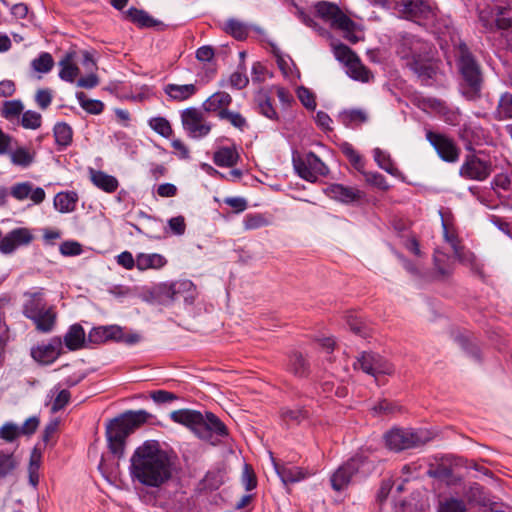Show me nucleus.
Masks as SVG:
<instances>
[{"label":"nucleus","instance_id":"nucleus-1","mask_svg":"<svg viewBox=\"0 0 512 512\" xmlns=\"http://www.w3.org/2000/svg\"><path fill=\"white\" fill-rule=\"evenodd\" d=\"M173 463L157 441H145L130 458L129 473L133 482L159 488L172 477Z\"/></svg>","mask_w":512,"mask_h":512},{"label":"nucleus","instance_id":"nucleus-2","mask_svg":"<svg viewBox=\"0 0 512 512\" xmlns=\"http://www.w3.org/2000/svg\"><path fill=\"white\" fill-rule=\"evenodd\" d=\"M173 422L187 427L199 439L216 444V441L229 435L227 426L212 412L204 414L193 409H179L171 412Z\"/></svg>","mask_w":512,"mask_h":512},{"label":"nucleus","instance_id":"nucleus-3","mask_svg":"<svg viewBox=\"0 0 512 512\" xmlns=\"http://www.w3.org/2000/svg\"><path fill=\"white\" fill-rule=\"evenodd\" d=\"M150 414L144 410L130 411L110 420L106 426V438L110 452L122 458L127 437L140 425L144 424Z\"/></svg>","mask_w":512,"mask_h":512},{"label":"nucleus","instance_id":"nucleus-4","mask_svg":"<svg viewBox=\"0 0 512 512\" xmlns=\"http://www.w3.org/2000/svg\"><path fill=\"white\" fill-rule=\"evenodd\" d=\"M457 66L461 75V91L470 101L478 100L482 94L484 76L481 66L465 43H460L456 52Z\"/></svg>","mask_w":512,"mask_h":512},{"label":"nucleus","instance_id":"nucleus-5","mask_svg":"<svg viewBox=\"0 0 512 512\" xmlns=\"http://www.w3.org/2000/svg\"><path fill=\"white\" fill-rule=\"evenodd\" d=\"M428 49L426 42L415 37L404 38L398 48V54L405 60V66L423 81L435 75V68L427 55Z\"/></svg>","mask_w":512,"mask_h":512},{"label":"nucleus","instance_id":"nucleus-6","mask_svg":"<svg viewBox=\"0 0 512 512\" xmlns=\"http://www.w3.org/2000/svg\"><path fill=\"white\" fill-rule=\"evenodd\" d=\"M25 301L22 306L23 315L32 321L40 333H50L57 320V312L53 305H48L44 293L25 292Z\"/></svg>","mask_w":512,"mask_h":512},{"label":"nucleus","instance_id":"nucleus-7","mask_svg":"<svg viewBox=\"0 0 512 512\" xmlns=\"http://www.w3.org/2000/svg\"><path fill=\"white\" fill-rule=\"evenodd\" d=\"M434 437V434L427 429H403L393 428L385 436L386 446L393 451H402L406 449L418 448Z\"/></svg>","mask_w":512,"mask_h":512},{"label":"nucleus","instance_id":"nucleus-8","mask_svg":"<svg viewBox=\"0 0 512 512\" xmlns=\"http://www.w3.org/2000/svg\"><path fill=\"white\" fill-rule=\"evenodd\" d=\"M317 15L330 23L332 28L344 33V38L351 43H357L359 38L355 35V23L336 4L320 1L315 4Z\"/></svg>","mask_w":512,"mask_h":512},{"label":"nucleus","instance_id":"nucleus-9","mask_svg":"<svg viewBox=\"0 0 512 512\" xmlns=\"http://www.w3.org/2000/svg\"><path fill=\"white\" fill-rule=\"evenodd\" d=\"M375 5L394 10L407 19L427 18L430 7L422 0H371Z\"/></svg>","mask_w":512,"mask_h":512},{"label":"nucleus","instance_id":"nucleus-10","mask_svg":"<svg viewBox=\"0 0 512 512\" xmlns=\"http://www.w3.org/2000/svg\"><path fill=\"white\" fill-rule=\"evenodd\" d=\"M292 160L296 173L306 181L316 182L318 176H324L328 172L326 165L313 152L304 156L294 155Z\"/></svg>","mask_w":512,"mask_h":512},{"label":"nucleus","instance_id":"nucleus-11","mask_svg":"<svg viewBox=\"0 0 512 512\" xmlns=\"http://www.w3.org/2000/svg\"><path fill=\"white\" fill-rule=\"evenodd\" d=\"M354 369H360L364 373L377 378L378 375H390L394 372L393 365L381 355L373 352H363L353 364Z\"/></svg>","mask_w":512,"mask_h":512},{"label":"nucleus","instance_id":"nucleus-12","mask_svg":"<svg viewBox=\"0 0 512 512\" xmlns=\"http://www.w3.org/2000/svg\"><path fill=\"white\" fill-rule=\"evenodd\" d=\"M181 121L183 128L193 138L207 136L212 128V125L205 120L203 113L194 107L184 109L181 112Z\"/></svg>","mask_w":512,"mask_h":512},{"label":"nucleus","instance_id":"nucleus-13","mask_svg":"<svg viewBox=\"0 0 512 512\" xmlns=\"http://www.w3.org/2000/svg\"><path fill=\"white\" fill-rule=\"evenodd\" d=\"M492 172L491 162L481 159L477 155H467L462 166L460 175L469 180L483 181L487 179Z\"/></svg>","mask_w":512,"mask_h":512},{"label":"nucleus","instance_id":"nucleus-14","mask_svg":"<svg viewBox=\"0 0 512 512\" xmlns=\"http://www.w3.org/2000/svg\"><path fill=\"white\" fill-rule=\"evenodd\" d=\"M364 462L362 456H354L341 465L331 476V484L334 490L341 491L348 486L352 478L359 472Z\"/></svg>","mask_w":512,"mask_h":512},{"label":"nucleus","instance_id":"nucleus-15","mask_svg":"<svg viewBox=\"0 0 512 512\" xmlns=\"http://www.w3.org/2000/svg\"><path fill=\"white\" fill-rule=\"evenodd\" d=\"M426 138L435 148L441 159L447 162H455L458 160L459 149L451 139L432 131L427 132Z\"/></svg>","mask_w":512,"mask_h":512},{"label":"nucleus","instance_id":"nucleus-16","mask_svg":"<svg viewBox=\"0 0 512 512\" xmlns=\"http://www.w3.org/2000/svg\"><path fill=\"white\" fill-rule=\"evenodd\" d=\"M33 239L30 229L25 227L13 229L0 240V251L3 254H10L18 247L30 244Z\"/></svg>","mask_w":512,"mask_h":512},{"label":"nucleus","instance_id":"nucleus-17","mask_svg":"<svg viewBox=\"0 0 512 512\" xmlns=\"http://www.w3.org/2000/svg\"><path fill=\"white\" fill-rule=\"evenodd\" d=\"M62 353V341L59 337L52 338L49 343L31 348L30 355L38 363L49 365Z\"/></svg>","mask_w":512,"mask_h":512},{"label":"nucleus","instance_id":"nucleus-18","mask_svg":"<svg viewBox=\"0 0 512 512\" xmlns=\"http://www.w3.org/2000/svg\"><path fill=\"white\" fill-rule=\"evenodd\" d=\"M122 336V328L118 325L94 327L87 336V343L102 344Z\"/></svg>","mask_w":512,"mask_h":512},{"label":"nucleus","instance_id":"nucleus-19","mask_svg":"<svg viewBox=\"0 0 512 512\" xmlns=\"http://www.w3.org/2000/svg\"><path fill=\"white\" fill-rule=\"evenodd\" d=\"M274 467L284 484L299 482L310 475L307 470L293 465L274 462Z\"/></svg>","mask_w":512,"mask_h":512},{"label":"nucleus","instance_id":"nucleus-20","mask_svg":"<svg viewBox=\"0 0 512 512\" xmlns=\"http://www.w3.org/2000/svg\"><path fill=\"white\" fill-rule=\"evenodd\" d=\"M232 98L230 94L224 91H218L212 94L204 103L205 111L215 113L218 117L224 113L231 104Z\"/></svg>","mask_w":512,"mask_h":512},{"label":"nucleus","instance_id":"nucleus-21","mask_svg":"<svg viewBox=\"0 0 512 512\" xmlns=\"http://www.w3.org/2000/svg\"><path fill=\"white\" fill-rule=\"evenodd\" d=\"M167 264V259L158 253H139L136 256V268L140 271L158 270Z\"/></svg>","mask_w":512,"mask_h":512},{"label":"nucleus","instance_id":"nucleus-22","mask_svg":"<svg viewBox=\"0 0 512 512\" xmlns=\"http://www.w3.org/2000/svg\"><path fill=\"white\" fill-rule=\"evenodd\" d=\"M197 86L195 84H173L165 85L164 92L174 101H185L196 94Z\"/></svg>","mask_w":512,"mask_h":512},{"label":"nucleus","instance_id":"nucleus-23","mask_svg":"<svg viewBox=\"0 0 512 512\" xmlns=\"http://www.w3.org/2000/svg\"><path fill=\"white\" fill-rule=\"evenodd\" d=\"M90 180L99 189L106 193H113L119 186L118 180L103 171L90 169Z\"/></svg>","mask_w":512,"mask_h":512},{"label":"nucleus","instance_id":"nucleus-24","mask_svg":"<svg viewBox=\"0 0 512 512\" xmlns=\"http://www.w3.org/2000/svg\"><path fill=\"white\" fill-rule=\"evenodd\" d=\"M331 198L341 201L343 203H352L361 198L362 193L360 190L347 187L342 184H333L329 188Z\"/></svg>","mask_w":512,"mask_h":512},{"label":"nucleus","instance_id":"nucleus-25","mask_svg":"<svg viewBox=\"0 0 512 512\" xmlns=\"http://www.w3.org/2000/svg\"><path fill=\"white\" fill-rule=\"evenodd\" d=\"M287 369L293 375L303 378L307 377L310 372L309 363L302 353L293 351L289 354Z\"/></svg>","mask_w":512,"mask_h":512},{"label":"nucleus","instance_id":"nucleus-26","mask_svg":"<svg viewBox=\"0 0 512 512\" xmlns=\"http://www.w3.org/2000/svg\"><path fill=\"white\" fill-rule=\"evenodd\" d=\"M87 342L84 329L79 324L72 325L64 336V343L69 350L80 349Z\"/></svg>","mask_w":512,"mask_h":512},{"label":"nucleus","instance_id":"nucleus-27","mask_svg":"<svg viewBox=\"0 0 512 512\" xmlns=\"http://www.w3.org/2000/svg\"><path fill=\"white\" fill-rule=\"evenodd\" d=\"M310 412L305 407L295 406L293 408L284 407L280 410V417L287 424H300L308 419Z\"/></svg>","mask_w":512,"mask_h":512},{"label":"nucleus","instance_id":"nucleus-28","mask_svg":"<svg viewBox=\"0 0 512 512\" xmlns=\"http://www.w3.org/2000/svg\"><path fill=\"white\" fill-rule=\"evenodd\" d=\"M256 103L259 112L270 120H278V113L273 106V100L264 90H261L256 95Z\"/></svg>","mask_w":512,"mask_h":512},{"label":"nucleus","instance_id":"nucleus-29","mask_svg":"<svg viewBox=\"0 0 512 512\" xmlns=\"http://www.w3.org/2000/svg\"><path fill=\"white\" fill-rule=\"evenodd\" d=\"M214 163L221 167H232L237 164L239 155L234 147H222L214 154Z\"/></svg>","mask_w":512,"mask_h":512},{"label":"nucleus","instance_id":"nucleus-30","mask_svg":"<svg viewBox=\"0 0 512 512\" xmlns=\"http://www.w3.org/2000/svg\"><path fill=\"white\" fill-rule=\"evenodd\" d=\"M78 196L75 192H61L54 198V206L61 213L74 211Z\"/></svg>","mask_w":512,"mask_h":512},{"label":"nucleus","instance_id":"nucleus-31","mask_svg":"<svg viewBox=\"0 0 512 512\" xmlns=\"http://www.w3.org/2000/svg\"><path fill=\"white\" fill-rule=\"evenodd\" d=\"M494 118L503 121L512 119V94L504 92L500 95L497 107L494 111Z\"/></svg>","mask_w":512,"mask_h":512},{"label":"nucleus","instance_id":"nucleus-32","mask_svg":"<svg viewBox=\"0 0 512 512\" xmlns=\"http://www.w3.org/2000/svg\"><path fill=\"white\" fill-rule=\"evenodd\" d=\"M61 67L59 77L67 82H73L79 73V68L73 63L72 54H66L65 57L59 62Z\"/></svg>","mask_w":512,"mask_h":512},{"label":"nucleus","instance_id":"nucleus-33","mask_svg":"<svg viewBox=\"0 0 512 512\" xmlns=\"http://www.w3.org/2000/svg\"><path fill=\"white\" fill-rule=\"evenodd\" d=\"M444 229V237L448 243H450L456 258L463 263H471L473 261V254L465 253L463 248L459 246L457 237L454 234L448 232L447 226L442 222Z\"/></svg>","mask_w":512,"mask_h":512},{"label":"nucleus","instance_id":"nucleus-34","mask_svg":"<svg viewBox=\"0 0 512 512\" xmlns=\"http://www.w3.org/2000/svg\"><path fill=\"white\" fill-rule=\"evenodd\" d=\"M341 152L349 160L350 164L360 173L365 168V160L363 157L354 149L350 143H343L340 146Z\"/></svg>","mask_w":512,"mask_h":512},{"label":"nucleus","instance_id":"nucleus-35","mask_svg":"<svg viewBox=\"0 0 512 512\" xmlns=\"http://www.w3.org/2000/svg\"><path fill=\"white\" fill-rule=\"evenodd\" d=\"M127 17L140 27H153L157 25V21L153 19L147 12L134 7L127 11Z\"/></svg>","mask_w":512,"mask_h":512},{"label":"nucleus","instance_id":"nucleus-36","mask_svg":"<svg viewBox=\"0 0 512 512\" xmlns=\"http://www.w3.org/2000/svg\"><path fill=\"white\" fill-rule=\"evenodd\" d=\"M340 121L345 126L361 124L367 121V113L362 109H349L339 114Z\"/></svg>","mask_w":512,"mask_h":512},{"label":"nucleus","instance_id":"nucleus-37","mask_svg":"<svg viewBox=\"0 0 512 512\" xmlns=\"http://www.w3.org/2000/svg\"><path fill=\"white\" fill-rule=\"evenodd\" d=\"M348 75L358 81L368 82L372 77L371 71L366 68L358 58L347 67Z\"/></svg>","mask_w":512,"mask_h":512},{"label":"nucleus","instance_id":"nucleus-38","mask_svg":"<svg viewBox=\"0 0 512 512\" xmlns=\"http://www.w3.org/2000/svg\"><path fill=\"white\" fill-rule=\"evenodd\" d=\"M35 153L26 148L19 147L10 153L11 162L20 167H28L34 162Z\"/></svg>","mask_w":512,"mask_h":512},{"label":"nucleus","instance_id":"nucleus-39","mask_svg":"<svg viewBox=\"0 0 512 512\" xmlns=\"http://www.w3.org/2000/svg\"><path fill=\"white\" fill-rule=\"evenodd\" d=\"M53 132L57 145L65 148L71 144L73 132L68 124L57 123Z\"/></svg>","mask_w":512,"mask_h":512},{"label":"nucleus","instance_id":"nucleus-40","mask_svg":"<svg viewBox=\"0 0 512 512\" xmlns=\"http://www.w3.org/2000/svg\"><path fill=\"white\" fill-rule=\"evenodd\" d=\"M333 53L335 58L344 63L346 67L359 58L347 45L343 43L333 45Z\"/></svg>","mask_w":512,"mask_h":512},{"label":"nucleus","instance_id":"nucleus-41","mask_svg":"<svg viewBox=\"0 0 512 512\" xmlns=\"http://www.w3.org/2000/svg\"><path fill=\"white\" fill-rule=\"evenodd\" d=\"M225 31L237 40H244L248 36V27L241 21L229 19L225 23Z\"/></svg>","mask_w":512,"mask_h":512},{"label":"nucleus","instance_id":"nucleus-42","mask_svg":"<svg viewBox=\"0 0 512 512\" xmlns=\"http://www.w3.org/2000/svg\"><path fill=\"white\" fill-rule=\"evenodd\" d=\"M76 97L80 106L90 114L98 115L104 109V104L100 100L87 99L83 92H77Z\"/></svg>","mask_w":512,"mask_h":512},{"label":"nucleus","instance_id":"nucleus-43","mask_svg":"<svg viewBox=\"0 0 512 512\" xmlns=\"http://www.w3.org/2000/svg\"><path fill=\"white\" fill-rule=\"evenodd\" d=\"M225 482V472L221 469H216L207 472L203 479V485L210 490L218 489Z\"/></svg>","mask_w":512,"mask_h":512},{"label":"nucleus","instance_id":"nucleus-44","mask_svg":"<svg viewBox=\"0 0 512 512\" xmlns=\"http://www.w3.org/2000/svg\"><path fill=\"white\" fill-rule=\"evenodd\" d=\"M149 126L164 138H170L173 134L170 122L164 117H154L149 120Z\"/></svg>","mask_w":512,"mask_h":512},{"label":"nucleus","instance_id":"nucleus-45","mask_svg":"<svg viewBox=\"0 0 512 512\" xmlns=\"http://www.w3.org/2000/svg\"><path fill=\"white\" fill-rule=\"evenodd\" d=\"M17 467V461L13 453L0 450V478H5Z\"/></svg>","mask_w":512,"mask_h":512},{"label":"nucleus","instance_id":"nucleus-46","mask_svg":"<svg viewBox=\"0 0 512 512\" xmlns=\"http://www.w3.org/2000/svg\"><path fill=\"white\" fill-rule=\"evenodd\" d=\"M495 25L498 29L502 30L512 27V4L498 8Z\"/></svg>","mask_w":512,"mask_h":512},{"label":"nucleus","instance_id":"nucleus-47","mask_svg":"<svg viewBox=\"0 0 512 512\" xmlns=\"http://www.w3.org/2000/svg\"><path fill=\"white\" fill-rule=\"evenodd\" d=\"M23 109L24 106L20 100L6 101L3 104L1 115L8 120H12L14 118H18Z\"/></svg>","mask_w":512,"mask_h":512},{"label":"nucleus","instance_id":"nucleus-48","mask_svg":"<svg viewBox=\"0 0 512 512\" xmlns=\"http://www.w3.org/2000/svg\"><path fill=\"white\" fill-rule=\"evenodd\" d=\"M33 69L40 73H48L54 66V60L50 53L43 52L31 63Z\"/></svg>","mask_w":512,"mask_h":512},{"label":"nucleus","instance_id":"nucleus-49","mask_svg":"<svg viewBox=\"0 0 512 512\" xmlns=\"http://www.w3.org/2000/svg\"><path fill=\"white\" fill-rule=\"evenodd\" d=\"M346 322L353 333L361 337L367 336V327L356 313L349 312L346 315Z\"/></svg>","mask_w":512,"mask_h":512},{"label":"nucleus","instance_id":"nucleus-50","mask_svg":"<svg viewBox=\"0 0 512 512\" xmlns=\"http://www.w3.org/2000/svg\"><path fill=\"white\" fill-rule=\"evenodd\" d=\"M373 156L374 160L381 169L385 170L386 172L392 175L394 174V171L396 169L394 168V165L391 161L389 154L382 151L380 148H375L373 151Z\"/></svg>","mask_w":512,"mask_h":512},{"label":"nucleus","instance_id":"nucleus-51","mask_svg":"<svg viewBox=\"0 0 512 512\" xmlns=\"http://www.w3.org/2000/svg\"><path fill=\"white\" fill-rule=\"evenodd\" d=\"M219 118L221 120L228 121L232 126L243 131L247 127L246 119L239 113L230 110H226L224 113L220 114Z\"/></svg>","mask_w":512,"mask_h":512},{"label":"nucleus","instance_id":"nucleus-52","mask_svg":"<svg viewBox=\"0 0 512 512\" xmlns=\"http://www.w3.org/2000/svg\"><path fill=\"white\" fill-rule=\"evenodd\" d=\"M41 122V114L31 110L24 112L21 118V125L26 129H37L41 126Z\"/></svg>","mask_w":512,"mask_h":512},{"label":"nucleus","instance_id":"nucleus-53","mask_svg":"<svg viewBox=\"0 0 512 512\" xmlns=\"http://www.w3.org/2000/svg\"><path fill=\"white\" fill-rule=\"evenodd\" d=\"M19 436L20 428L12 422H7L0 427V438L7 442H13Z\"/></svg>","mask_w":512,"mask_h":512},{"label":"nucleus","instance_id":"nucleus-54","mask_svg":"<svg viewBox=\"0 0 512 512\" xmlns=\"http://www.w3.org/2000/svg\"><path fill=\"white\" fill-rule=\"evenodd\" d=\"M242 484L247 491L253 490L257 486V478L251 465L245 464L241 476Z\"/></svg>","mask_w":512,"mask_h":512},{"label":"nucleus","instance_id":"nucleus-55","mask_svg":"<svg viewBox=\"0 0 512 512\" xmlns=\"http://www.w3.org/2000/svg\"><path fill=\"white\" fill-rule=\"evenodd\" d=\"M32 192V184L30 182L17 183L11 188V195L19 201H23L29 197Z\"/></svg>","mask_w":512,"mask_h":512},{"label":"nucleus","instance_id":"nucleus-56","mask_svg":"<svg viewBox=\"0 0 512 512\" xmlns=\"http://www.w3.org/2000/svg\"><path fill=\"white\" fill-rule=\"evenodd\" d=\"M361 173L364 175L367 183L383 190H387L389 188V185L382 174L378 172H366L365 170Z\"/></svg>","mask_w":512,"mask_h":512},{"label":"nucleus","instance_id":"nucleus-57","mask_svg":"<svg viewBox=\"0 0 512 512\" xmlns=\"http://www.w3.org/2000/svg\"><path fill=\"white\" fill-rule=\"evenodd\" d=\"M229 81L230 85L236 89L245 88L249 83V79L245 74V68L240 66L237 71L231 74Z\"/></svg>","mask_w":512,"mask_h":512},{"label":"nucleus","instance_id":"nucleus-58","mask_svg":"<svg viewBox=\"0 0 512 512\" xmlns=\"http://www.w3.org/2000/svg\"><path fill=\"white\" fill-rule=\"evenodd\" d=\"M59 251L63 256H77L83 252L82 245L73 240L64 241L60 247Z\"/></svg>","mask_w":512,"mask_h":512},{"label":"nucleus","instance_id":"nucleus-59","mask_svg":"<svg viewBox=\"0 0 512 512\" xmlns=\"http://www.w3.org/2000/svg\"><path fill=\"white\" fill-rule=\"evenodd\" d=\"M71 399V393L67 389H62L58 392L53 400L51 411L56 413L65 408Z\"/></svg>","mask_w":512,"mask_h":512},{"label":"nucleus","instance_id":"nucleus-60","mask_svg":"<svg viewBox=\"0 0 512 512\" xmlns=\"http://www.w3.org/2000/svg\"><path fill=\"white\" fill-rule=\"evenodd\" d=\"M267 225V220L261 214H248L244 220L245 229H258Z\"/></svg>","mask_w":512,"mask_h":512},{"label":"nucleus","instance_id":"nucleus-61","mask_svg":"<svg viewBox=\"0 0 512 512\" xmlns=\"http://www.w3.org/2000/svg\"><path fill=\"white\" fill-rule=\"evenodd\" d=\"M438 512H465V505L460 500L449 499L440 504Z\"/></svg>","mask_w":512,"mask_h":512},{"label":"nucleus","instance_id":"nucleus-62","mask_svg":"<svg viewBox=\"0 0 512 512\" xmlns=\"http://www.w3.org/2000/svg\"><path fill=\"white\" fill-rule=\"evenodd\" d=\"M298 98L301 101V103L307 108V109H315L316 102L315 97L312 92H310L307 88L301 87L298 89L297 92Z\"/></svg>","mask_w":512,"mask_h":512},{"label":"nucleus","instance_id":"nucleus-63","mask_svg":"<svg viewBox=\"0 0 512 512\" xmlns=\"http://www.w3.org/2000/svg\"><path fill=\"white\" fill-rule=\"evenodd\" d=\"M39 426V419L35 416L28 418L20 428V435H32Z\"/></svg>","mask_w":512,"mask_h":512},{"label":"nucleus","instance_id":"nucleus-64","mask_svg":"<svg viewBox=\"0 0 512 512\" xmlns=\"http://www.w3.org/2000/svg\"><path fill=\"white\" fill-rule=\"evenodd\" d=\"M373 411L375 413H379V414L395 413L396 411H399V407L396 404L389 402L386 399H383V400L379 401V403L373 407Z\"/></svg>","mask_w":512,"mask_h":512}]
</instances>
